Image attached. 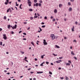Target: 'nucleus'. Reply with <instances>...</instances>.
<instances>
[{
    "label": "nucleus",
    "instance_id": "1",
    "mask_svg": "<svg viewBox=\"0 0 80 80\" xmlns=\"http://www.w3.org/2000/svg\"><path fill=\"white\" fill-rule=\"evenodd\" d=\"M51 38H52V40H54L55 38V36L53 34H51Z\"/></svg>",
    "mask_w": 80,
    "mask_h": 80
},
{
    "label": "nucleus",
    "instance_id": "2",
    "mask_svg": "<svg viewBox=\"0 0 80 80\" xmlns=\"http://www.w3.org/2000/svg\"><path fill=\"white\" fill-rule=\"evenodd\" d=\"M27 3L29 7H31V6H32V2H27Z\"/></svg>",
    "mask_w": 80,
    "mask_h": 80
},
{
    "label": "nucleus",
    "instance_id": "3",
    "mask_svg": "<svg viewBox=\"0 0 80 80\" xmlns=\"http://www.w3.org/2000/svg\"><path fill=\"white\" fill-rule=\"evenodd\" d=\"M3 38L4 39V40H7V36H6V34H4L3 35Z\"/></svg>",
    "mask_w": 80,
    "mask_h": 80
},
{
    "label": "nucleus",
    "instance_id": "4",
    "mask_svg": "<svg viewBox=\"0 0 80 80\" xmlns=\"http://www.w3.org/2000/svg\"><path fill=\"white\" fill-rule=\"evenodd\" d=\"M43 43L44 45H47V42H46V40H43Z\"/></svg>",
    "mask_w": 80,
    "mask_h": 80
},
{
    "label": "nucleus",
    "instance_id": "5",
    "mask_svg": "<svg viewBox=\"0 0 80 80\" xmlns=\"http://www.w3.org/2000/svg\"><path fill=\"white\" fill-rule=\"evenodd\" d=\"M56 62L57 63H60V62H62V61L61 60H59L58 61H56Z\"/></svg>",
    "mask_w": 80,
    "mask_h": 80
},
{
    "label": "nucleus",
    "instance_id": "6",
    "mask_svg": "<svg viewBox=\"0 0 80 80\" xmlns=\"http://www.w3.org/2000/svg\"><path fill=\"white\" fill-rule=\"evenodd\" d=\"M17 24H15L14 26H13L12 27V29H16V28H17Z\"/></svg>",
    "mask_w": 80,
    "mask_h": 80
},
{
    "label": "nucleus",
    "instance_id": "7",
    "mask_svg": "<svg viewBox=\"0 0 80 80\" xmlns=\"http://www.w3.org/2000/svg\"><path fill=\"white\" fill-rule=\"evenodd\" d=\"M75 29V27L73 26V28H72V32H74V29Z\"/></svg>",
    "mask_w": 80,
    "mask_h": 80
},
{
    "label": "nucleus",
    "instance_id": "8",
    "mask_svg": "<svg viewBox=\"0 0 80 80\" xmlns=\"http://www.w3.org/2000/svg\"><path fill=\"white\" fill-rule=\"evenodd\" d=\"M68 10H69V12H71V11H72V8H69Z\"/></svg>",
    "mask_w": 80,
    "mask_h": 80
},
{
    "label": "nucleus",
    "instance_id": "9",
    "mask_svg": "<svg viewBox=\"0 0 80 80\" xmlns=\"http://www.w3.org/2000/svg\"><path fill=\"white\" fill-rule=\"evenodd\" d=\"M11 10V8H9L7 10V12H10V10Z\"/></svg>",
    "mask_w": 80,
    "mask_h": 80
},
{
    "label": "nucleus",
    "instance_id": "10",
    "mask_svg": "<svg viewBox=\"0 0 80 80\" xmlns=\"http://www.w3.org/2000/svg\"><path fill=\"white\" fill-rule=\"evenodd\" d=\"M71 54L72 55H75V53H73V51H72L71 52Z\"/></svg>",
    "mask_w": 80,
    "mask_h": 80
},
{
    "label": "nucleus",
    "instance_id": "11",
    "mask_svg": "<svg viewBox=\"0 0 80 80\" xmlns=\"http://www.w3.org/2000/svg\"><path fill=\"white\" fill-rule=\"evenodd\" d=\"M54 13H57V10L56 9H55L54 10Z\"/></svg>",
    "mask_w": 80,
    "mask_h": 80
},
{
    "label": "nucleus",
    "instance_id": "12",
    "mask_svg": "<svg viewBox=\"0 0 80 80\" xmlns=\"http://www.w3.org/2000/svg\"><path fill=\"white\" fill-rule=\"evenodd\" d=\"M55 47H56V48H60V47L56 45Z\"/></svg>",
    "mask_w": 80,
    "mask_h": 80
},
{
    "label": "nucleus",
    "instance_id": "13",
    "mask_svg": "<svg viewBox=\"0 0 80 80\" xmlns=\"http://www.w3.org/2000/svg\"><path fill=\"white\" fill-rule=\"evenodd\" d=\"M59 7L60 8L61 7H62V4H60L59 5Z\"/></svg>",
    "mask_w": 80,
    "mask_h": 80
},
{
    "label": "nucleus",
    "instance_id": "14",
    "mask_svg": "<svg viewBox=\"0 0 80 80\" xmlns=\"http://www.w3.org/2000/svg\"><path fill=\"white\" fill-rule=\"evenodd\" d=\"M31 43L32 45H33V46H35V45H34V42H31Z\"/></svg>",
    "mask_w": 80,
    "mask_h": 80
},
{
    "label": "nucleus",
    "instance_id": "15",
    "mask_svg": "<svg viewBox=\"0 0 80 80\" xmlns=\"http://www.w3.org/2000/svg\"><path fill=\"white\" fill-rule=\"evenodd\" d=\"M43 73V72H37V73Z\"/></svg>",
    "mask_w": 80,
    "mask_h": 80
},
{
    "label": "nucleus",
    "instance_id": "16",
    "mask_svg": "<svg viewBox=\"0 0 80 80\" xmlns=\"http://www.w3.org/2000/svg\"><path fill=\"white\" fill-rule=\"evenodd\" d=\"M45 63V62H43L40 65L41 66H43V63Z\"/></svg>",
    "mask_w": 80,
    "mask_h": 80
},
{
    "label": "nucleus",
    "instance_id": "17",
    "mask_svg": "<svg viewBox=\"0 0 80 80\" xmlns=\"http://www.w3.org/2000/svg\"><path fill=\"white\" fill-rule=\"evenodd\" d=\"M29 11L30 12H32V11H33V9L32 8H30L29 9Z\"/></svg>",
    "mask_w": 80,
    "mask_h": 80
},
{
    "label": "nucleus",
    "instance_id": "18",
    "mask_svg": "<svg viewBox=\"0 0 80 80\" xmlns=\"http://www.w3.org/2000/svg\"><path fill=\"white\" fill-rule=\"evenodd\" d=\"M66 78H65V79L66 80H69V79L68 78V77H67V76H65Z\"/></svg>",
    "mask_w": 80,
    "mask_h": 80
},
{
    "label": "nucleus",
    "instance_id": "19",
    "mask_svg": "<svg viewBox=\"0 0 80 80\" xmlns=\"http://www.w3.org/2000/svg\"><path fill=\"white\" fill-rule=\"evenodd\" d=\"M8 28H10V27H11V26H10V25H8Z\"/></svg>",
    "mask_w": 80,
    "mask_h": 80
},
{
    "label": "nucleus",
    "instance_id": "20",
    "mask_svg": "<svg viewBox=\"0 0 80 80\" xmlns=\"http://www.w3.org/2000/svg\"><path fill=\"white\" fill-rule=\"evenodd\" d=\"M39 2H40V3H42V1L40 0V1H39Z\"/></svg>",
    "mask_w": 80,
    "mask_h": 80
},
{
    "label": "nucleus",
    "instance_id": "21",
    "mask_svg": "<svg viewBox=\"0 0 80 80\" xmlns=\"http://www.w3.org/2000/svg\"><path fill=\"white\" fill-rule=\"evenodd\" d=\"M38 3H37L36 4V7H38Z\"/></svg>",
    "mask_w": 80,
    "mask_h": 80
},
{
    "label": "nucleus",
    "instance_id": "22",
    "mask_svg": "<svg viewBox=\"0 0 80 80\" xmlns=\"http://www.w3.org/2000/svg\"><path fill=\"white\" fill-rule=\"evenodd\" d=\"M34 3H37V0H34Z\"/></svg>",
    "mask_w": 80,
    "mask_h": 80
},
{
    "label": "nucleus",
    "instance_id": "23",
    "mask_svg": "<svg viewBox=\"0 0 80 80\" xmlns=\"http://www.w3.org/2000/svg\"><path fill=\"white\" fill-rule=\"evenodd\" d=\"M70 64L69 63H66V65H68V66H70Z\"/></svg>",
    "mask_w": 80,
    "mask_h": 80
},
{
    "label": "nucleus",
    "instance_id": "24",
    "mask_svg": "<svg viewBox=\"0 0 80 80\" xmlns=\"http://www.w3.org/2000/svg\"><path fill=\"white\" fill-rule=\"evenodd\" d=\"M49 74H50V75H52V72H51L50 71H49Z\"/></svg>",
    "mask_w": 80,
    "mask_h": 80
},
{
    "label": "nucleus",
    "instance_id": "25",
    "mask_svg": "<svg viewBox=\"0 0 80 80\" xmlns=\"http://www.w3.org/2000/svg\"><path fill=\"white\" fill-rule=\"evenodd\" d=\"M38 6H39V7H41V6H42V4H41V3H39Z\"/></svg>",
    "mask_w": 80,
    "mask_h": 80
},
{
    "label": "nucleus",
    "instance_id": "26",
    "mask_svg": "<svg viewBox=\"0 0 80 80\" xmlns=\"http://www.w3.org/2000/svg\"><path fill=\"white\" fill-rule=\"evenodd\" d=\"M4 20H6V19H7V17H6V16H5L4 17Z\"/></svg>",
    "mask_w": 80,
    "mask_h": 80
},
{
    "label": "nucleus",
    "instance_id": "27",
    "mask_svg": "<svg viewBox=\"0 0 80 80\" xmlns=\"http://www.w3.org/2000/svg\"><path fill=\"white\" fill-rule=\"evenodd\" d=\"M22 5V4H21L20 5V7H19V8H20V9H22V8H21V7Z\"/></svg>",
    "mask_w": 80,
    "mask_h": 80
},
{
    "label": "nucleus",
    "instance_id": "28",
    "mask_svg": "<svg viewBox=\"0 0 80 80\" xmlns=\"http://www.w3.org/2000/svg\"><path fill=\"white\" fill-rule=\"evenodd\" d=\"M33 17H31L30 18V20H33Z\"/></svg>",
    "mask_w": 80,
    "mask_h": 80
},
{
    "label": "nucleus",
    "instance_id": "29",
    "mask_svg": "<svg viewBox=\"0 0 80 80\" xmlns=\"http://www.w3.org/2000/svg\"><path fill=\"white\" fill-rule=\"evenodd\" d=\"M37 17H38V16H34V18H37Z\"/></svg>",
    "mask_w": 80,
    "mask_h": 80
},
{
    "label": "nucleus",
    "instance_id": "30",
    "mask_svg": "<svg viewBox=\"0 0 80 80\" xmlns=\"http://www.w3.org/2000/svg\"><path fill=\"white\" fill-rule=\"evenodd\" d=\"M45 27H46L45 25H43V26H42V28H45Z\"/></svg>",
    "mask_w": 80,
    "mask_h": 80
},
{
    "label": "nucleus",
    "instance_id": "31",
    "mask_svg": "<svg viewBox=\"0 0 80 80\" xmlns=\"http://www.w3.org/2000/svg\"><path fill=\"white\" fill-rule=\"evenodd\" d=\"M53 55H54V56H57V54H52Z\"/></svg>",
    "mask_w": 80,
    "mask_h": 80
},
{
    "label": "nucleus",
    "instance_id": "32",
    "mask_svg": "<svg viewBox=\"0 0 80 80\" xmlns=\"http://www.w3.org/2000/svg\"><path fill=\"white\" fill-rule=\"evenodd\" d=\"M20 52H21V53H22V54H24V52H22V51H21Z\"/></svg>",
    "mask_w": 80,
    "mask_h": 80
},
{
    "label": "nucleus",
    "instance_id": "33",
    "mask_svg": "<svg viewBox=\"0 0 80 80\" xmlns=\"http://www.w3.org/2000/svg\"><path fill=\"white\" fill-rule=\"evenodd\" d=\"M44 19H45V20H47V16H45L44 17Z\"/></svg>",
    "mask_w": 80,
    "mask_h": 80
},
{
    "label": "nucleus",
    "instance_id": "34",
    "mask_svg": "<svg viewBox=\"0 0 80 80\" xmlns=\"http://www.w3.org/2000/svg\"><path fill=\"white\" fill-rule=\"evenodd\" d=\"M8 2H5V5H7V4H8Z\"/></svg>",
    "mask_w": 80,
    "mask_h": 80
},
{
    "label": "nucleus",
    "instance_id": "35",
    "mask_svg": "<svg viewBox=\"0 0 80 80\" xmlns=\"http://www.w3.org/2000/svg\"><path fill=\"white\" fill-rule=\"evenodd\" d=\"M68 5H71V3H70V2H69L68 3Z\"/></svg>",
    "mask_w": 80,
    "mask_h": 80
},
{
    "label": "nucleus",
    "instance_id": "36",
    "mask_svg": "<svg viewBox=\"0 0 80 80\" xmlns=\"http://www.w3.org/2000/svg\"><path fill=\"white\" fill-rule=\"evenodd\" d=\"M0 45H2V42H0Z\"/></svg>",
    "mask_w": 80,
    "mask_h": 80
},
{
    "label": "nucleus",
    "instance_id": "37",
    "mask_svg": "<svg viewBox=\"0 0 80 80\" xmlns=\"http://www.w3.org/2000/svg\"><path fill=\"white\" fill-rule=\"evenodd\" d=\"M16 6H18V4H17V2H16Z\"/></svg>",
    "mask_w": 80,
    "mask_h": 80
},
{
    "label": "nucleus",
    "instance_id": "38",
    "mask_svg": "<svg viewBox=\"0 0 80 80\" xmlns=\"http://www.w3.org/2000/svg\"><path fill=\"white\" fill-rule=\"evenodd\" d=\"M74 59H75V60H77V58L75 57H74Z\"/></svg>",
    "mask_w": 80,
    "mask_h": 80
},
{
    "label": "nucleus",
    "instance_id": "39",
    "mask_svg": "<svg viewBox=\"0 0 80 80\" xmlns=\"http://www.w3.org/2000/svg\"><path fill=\"white\" fill-rule=\"evenodd\" d=\"M11 34H13L14 33V32H13V31H12V32H11Z\"/></svg>",
    "mask_w": 80,
    "mask_h": 80
},
{
    "label": "nucleus",
    "instance_id": "40",
    "mask_svg": "<svg viewBox=\"0 0 80 80\" xmlns=\"http://www.w3.org/2000/svg\"><path fill=\"white\" fill-rule=\"evenodd\" d=\"M40 30V31H41H41H42V29H41V28L40 27L39 28Z\"/></svg>",
    "mask_w": 80,
    "mask_h": 80
},
{
    "label": "nucleus",
    "instance_id": "41",
    "mask_svg": "<svg viewBox=\"0 0 80 80\" xmlns=\"http://www.w3.org/2000/svg\"><path fill=\"white\" fill-rule=\"evenodd\" d=\"M46 64H47V65H48V63H49V62H46Z\"/></svg>",
    "mask_w": 80,
    "mask_h": 80
},
{
    "label": "nucleus",
    "instance_id": "42",
    "mask_svg": "<svg viewBox=\"0 0 80 80\" xmlns=\"http://www.w3.org/2000/svg\"><path fill=\"white\" fill-rule=\"evenodd\" d=\"M62 58H63V57H59V59H62Z\"/></svg>",
    "mask_w": 80,
    "mask_h": 80
},
{
    "label": "nucleus",
    "instance_id": "43",
    "mask_svg": "<svg viewBox=\"0 0 80 80\" xmlns=\"http://www.w3.org/2000/svg\"><path fill=\"white\" fill-rule=\"evenodd\" d=\"M55 19L54 18L52 20V22H54V21H55Z\"/></svg>",
    "mask_w": 80,
    "mask_h": 80
},
{
    "label": "nucleus",
    "instance_id": "44",
    "mask_svg": "<svg viewBox=\"0 0 80 80\" xmlns=\"http://www.w3.org/2000/svg\"><path fill=\"white\" fill-rule=\"evenodd\" d=\"M75 24H76V25H77V24H78V22H77L76 21V22H75Z\"/></svg>",
    "mask_w": 80,
    "mask_h": 80
},
{
    "label": "nucleus",
    "instance_id": "45",
    "mask_svg": "<svg viewBox=\"0 0 80 80\" xmlns=\"http://www.w3.org/2000/svg\"><path fill=\"white\" fill-rule=\"evenodd\" d=\"M23 35H27V34L25 32L23 33Z\"/></svg>",
    "mask_w": 80,
    "mask_h": 80
},
{
    "label": "nucleus",
    "instance_id": "46",
    "mask_svg": "<svg viewBox=\"0 0 80 80\" xmlns=\"http://www.w3.org/2000/svg\"><path fill=\"white\" fill-rule=\"evenodd\" d=\"M41 58H42V59L43 58V55L41 56Z\"/></svg>",
    "mask_w": 80,
    "mask_h": 80
},
{
    "label": "nucleus",
    "instance_id": "47",
    "mask_svg": "<svg viewBox=\"0 0 80 80\" xmlns=\"http://www.w3.org/2000/svg\"><path fill=\"white\" fill-rule=\"evenodd\" d=\"M23 23H24V24H27V22H23Z\"/></svg>",
    "mask_w": 80,
    "mask_h": 80
},
{
    "label": "nucleus",
    "instance_id": "48",
    "mask_svg": "<svg viewBox=\"0 0 80 80\" xmlns=\"http://www.w3.org/2000/svg\"><path fill=\"white\" fill-rule=\"evenodd\" d=\"M23 40H27V39L26 38H24L23 39Z\"/></svg>",
    "mask_w": 80,
    "mask_h": 80
},
{
    "label": "nucleus",
    "instance_id": "49",
    "mask_svg": "<svg viewBox=\"0 0 80 80\" xmlns=\"http://www.w3.org/2000/svg\"><path fill=\"white\" fill-rule=\"evenodd\" d=\"M60 78L62 79V80H63V77H60Z\"/></svg>",
    "mask_w": 80,
    "mask_h": 80
},
{
    "label": "nucleus",
    "instance_id": "50",
    "mask_svg": "<svg viewBox=\"0 0 80 80\" xmlns=\"http://www.w3.org/2000/svg\"><path fill=\"white\" fill-rule=\"evenodd\" d=\"M30 27H28V28L27 30H30Z\"/></svg>",
    "mask_w": 80,
    "mask_h": 80
},
{
    "label": "nucleus",
    "instance_id": "51",
    "mask_svg": "<svg viewBox=\"0 0 80 80\" xmlns=\"http://www.w3.org/2000/svg\"><path fill=\"white\" fill-rule=\"evenodd\" d=\"M68 62H69V63H72V62H71V61H68Z\"/></svg>",
    "mask_w": 80,
    "mask_h": 80
},
{
    "label": "nucleus",
    "instance_id": "52",
    "mask_svg": "<svg viewBox=\"0 0 80 80\" xmlns=\"http://www.w3.org/2000/svg\"><path fill=\"white\" fill-rule=\"evenodd\" d=\"M22 31H20L19 32V33H22Z\"/></svg>",
    "mask_w": 80,
    "mask_h": 80
},
{
    "label": "nucleus",
    "instance_id": "53",
    "mask_svg": "<svg viewBox=\"0 0 80 80\" xmlns=\"http://www.w3.org/2000/svg\"><path fill=\"white\" fill-rule=\"evenodd\" d=\"M41 24L42 25H44V24H45V23L43 22H42Z\"/></svg>",
    "mask_w": 80,
    "mask_h": 80
},
{
    "label": "nucleus",
    "instance_id": "54",
    "mask_svg": "<svg viewBox=\"0 0 80 80\" xmlns=\"http://www.w3.org/2000/svg\"><path fill=\"white\" fill-rule=\"evenodd\" d=\"M53 18V17L52 16H51L50 17L51 19H52Z\"/></svg>",
    "mask_w": 80,
    "mask_h": 80
},
{
    "label": "nucleus",
    "instance_id": "55",
    "mask_svg": "<svg viewBox=\"0 0 80 80\" xmlns=\"http://www.w3.org/2000/svg\"><path fill=\"white\" fill-rule=\"evenodd\" d=\"M6 2H7V3H8V2H9V0H6Z\"/></svg>",
    "mask_w": 80,
    "mask_h": 80
},
{
    "label": "nucleus",
    "instance_id": "56",
    "mask_svg": "<svg viewBox=\"0 0 80 80\" xmlns=\"http://www.w3.org/2000/svg\"><path fill=\"white\" fill-rule=\"evenodd\" d=\"M34 73V72H30V73H31V74H32V73Z\"/></svg>",
    "mask_w": 80,
    "mask_h": 80
},
{
    "label": "nucleus",
    "instance_id": "57",
    "mask_svg": "<svg viewBox=\"0 0 80 80\" xmlns=\"http://www.w3.org/2000/svg\"><path fill=\"white\" fill-rule=\"evenodd\" d=\"M28 70H31V68H29L28 69Z\"/></svg>",
    "mask_w": 80,
    "mask_h": 80
},
{
    "label": "nucleus",
    "instance_id": "58",
    "mask_svg": "<svg viewBox=\"0 0 80 80\" xmlns=\"http://www.w3.org/2000/svg\"><path fill=\"white\" fill-rule=\"evenodd\" d=\"M2 30V28H0V32H1Z\"/></svg>",
    "mask_w": 80,
    "mask_h": 80
},
{
    "label": "nucleus",
    "instance_id": "59",
    "mask_svg": "<svg viewBox=\"0 0 80 80\" xmlns=\"http://www.w3.org/2000/svg\"><path fill=\"white\" fill-rule=\"evenodd\" d=\"M73 42H77V41H76V40H74Z\"/></svg>",
    "mask_w": 80,
    "mask_h": 80
},
{
    "label": "nucleus",
    "instance_id": "60",
    "mask_svg": "<svg viewBox=\"0 0 80 80\" xmlns=\"http://www.w3.org/2000/svg\"><path fill=\"white\" fill-rule=\"evenodd\" d=\"M6 74H8V75H10V72H8Z\"/></svg>",
    "mask_w": 80,
    "mask_h": 80
},
{
    "label": "nucleus",
    "instance_id": "61",
    "mask_svg": "<svg viewBox=\"0 0 80 80\" xmlns=\"http://www.w3.org/2000/svg\"><path fill=\"white\" fill-rule=\"evenodd\" d=\"M33 80H36V78H33Z\"/></svg>",
    "mask_w": 80,
    "mask_h": 80
},
{
    "label": "nucleus",
    "instance_id": "62",
    "mask_svg": "<svg viewBox=\"0 0 80 80\" xmlns=\"http://www.w3.org/2000/svg\"><path fill=\"white\" fill-rule=\"evenodd\" d=\"M51 65H53V63H51Z\"/></svg>",
    "mask_w": 80,
    "mask_h": 80
},
{
    "label": "nucleus",
    "instance_id": "63",
    "mask_svg": "<svg viewBox=\"0 0 80 80\" xmlns=\"http://www.w3.org/2000/svg\"><path fill=\"white\" fill-rule=\"evenodd\" d=\"M71 1L72 2H74V0H71Z\"/></svg>",
    "mask_w": 80,
    "mask_h": 80
},
{
    "label": "nucleus",
    "instance_id": "64",
    "mask_svg": "<svg viewBox=\"0 0 80 80\" xmlns=\"http://www.w3.org/2000/svg\"><path fill=\"white\" fill-rule=\"evenodd\" d=\"M61 68H58V70H61Z\"/></svg>",
    "mask_w": 80,
    "mask_h": 80
}]
</instances>
